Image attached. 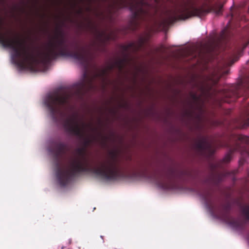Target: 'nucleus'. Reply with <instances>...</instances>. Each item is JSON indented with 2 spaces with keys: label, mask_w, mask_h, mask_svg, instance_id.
<instances>
[{
  "label": "nucleus",
  "mask_w": 249,
  "mask_h": 249,
  "mask_svg": "<svg viewBox=\"0 0 249 249\" xmlns=\"http://www.w3.org/2000/svg\"><path fill=\"white\" fill-rule=\"evenodd\" d=\"M243 18L242 17H240L239 14H238V15H236V14H234V13L231 14V20H233L234 19L237 20H242Z\"/></svg>",
  "instance_id": "nucleus-17"
},
{
  "label": "nucleus",
  "mask_w": 249,
  "mask_h": 249,
  "mask_svg": "<svg viewBox=\"0 0 249 249\" xmlns=\"http://www.w3.org/2000/svg\"><path fill=\"white\" fill-rule=\"evenodd\" d=\"M220 146L227 147L229 151L224 158L218 163L212 165L213 173L204 180L203 184L209 188L219 184L226 177L224 173L216 171L217 167H220L223 164L228 163L232 159V155L234 152H239L241 158L239 164L242 166L246 161V158L249 155V137L243 135L232 134L230 141L225 142L219 144ZM199 195L203 200L208 203L212 197L210 188H207L202 191L198 192Z\"/></svg>",
  "instance_id": "nucleus-3"
},
{
  "label": "nucleus",
  "mask_w": 249,
  "mask_h": 249,
  "mask_svg": "<svg viewBox=\"0 0 249 249\" xmlns=\"http://www.w3.org/2000/svg\"><path fill=\"white\" fill-rule=\"evenodd\" d=\"M194 86L196 87L202 92H204L206 90L205 84L203 82L196 81L194 83Z\"/></svg>",
  "instance_id": "nucleus-15"
},
{
  "label": "nucleus",
  "mask_w": 249,
  "mask_h": 249,
  "mask_svg": "<svg viewBox=\"0 0 249 249\" xmlns=\"http://www.w3.org/2000/svg\"><path fill=\"white\" fill-rule=\"evenodd\" d=\"M92 139L87 138L85 140V146H88L92 142Z\"/></svg>",
  "instance_id": "nucleus-18"
},
{
  "label": "nucleus",
  "mask_w": 249,
  "mask_h": 249,
  "mask_svg": "<svg viewBox=\"0 0 249 249\" xmlns=\"http://www.w3.org/2000/svg\"><path fill=\"white\" fill-rule=\"evenodd\" d=\"M145 42V38L141 37L137 42H132L127 45L122 46L124 57L118 59L114 63L107 65L106 68L102 70L101 74L104 76L115 68H116L120 71H122L126 64L130 60V54L141 50L143 47Z\"/></svg>",
  "instance_id": "nucleus-7"
},
{
  "label": "nucleus",
  "mask_w": 249,
  "mask_h": 249,
  "mask_svg": "<svg viewBox=\"0 0 249 249\" xmlns=\"http://www.w3.org/2000/svg\"><path fill=\"white\" fill-rule=\"evenodd\" d=\"M241 212L245 219L249 221V203L244 204L240 206ZM249 240V234L248 236Z\"/></svg>",
  "instance_id": "nucleus-13"
},
{
  "label": "nucleus",
  "mask_w": 249,
  "mask_h": 249,
  "mask_svg": "<svg viewBox=\"0 0 249 249\" xmlns=\"http://www.w3.org/2000/svg\"><path fill=\"white\" fill-rule=\"evenodd\" d=\"M190 174L188 171H181L180 175L174 169H170L165 175L166 178L161 179L157 177V175H154V179L157 182L159 186L162 189L166 190H175L178 188V183L176 178L179 175H183Z\"/></svg>",
  "instance_id": "nucleus-9"
},
{
  "label": "nucleus",
  "mask_w": 249,
  "mask_h": 249,
  "mask_svg": "<svg viewBox=\"0 0 249 249\" xmlns=\"http://www.w3.org/2000/svg\"><path fill=\"white\" fill-rule=\"evenodd\" d=\"M229 40V33L227 29L223 30L220 35L214 38L211 42L212 49H220L224 48Z\"/></svg>",
  "instance_id": "nucleus-11"
},
{
  "label": "nucleus",
  "mask_w": 249,
  "mask_h": 249,
  "mask_svg": "<svg viewBox=\"0 0 249 249\" xmlns=\"http://www.w3.org/2000/svg\"><path fill=\"white\" fill-rule=\"evenodd\" d=\"M249 44V41L246 44L239 45L235 47L231 51L230 54L227 57V64L229 65H231L235 62L237 61L239 58L242 55L243 50Z\"/></svg>",
  "instance_id": "nucleus-12"
},
{
  "label": "nucleus",
  "mask_w": 249,
  "mask_h": 249,
  "mask_svg": "<svg viewBox=\"0 0 249 249\" xmlns=\"http://www.w3.org/2000/svg\"><path fill=\"white\" fill-rule=\"evenodd\" d=\"M154 0V1H155L156 3H159V2H160V0Z\"/></svg>",
  "instance_id": "nucleus-20"
},
{
  "label": "nucleus",
  "mask_w": 249,
  "mask_h": 249,
  "mask_svg": "<svg viewBox=\"0 0 249 249\" xmlns=\"http://www.w3.org/2000/svg\"><path fill=\"white\" fill-rule=\"evenodd\" d=\"M83 126H84V127H85L86 126V125L85 124H83Z\"/></svg>",
  "instance_id": "nucleus-23"
},
{
  "label": "nucleus",
  "mask_w": 249,
  "mask_h": 249,
  "mask_svg": "<svg viewBox=\"0 0 249 249\" xmlns=\"http://www.w3.org/2000/svg\"><path fill=\"white\" fill-rule=\"evenodd\" d=\"M67 144L61 142H53V152L57 160L56 177L61 186H66L76 175L84 172H91L107 180H116L122 177V173L116 161V153L109 152L110 158L102 163L100 167H90L86 156V148L75 150L77 156L72 159L68 166H59L58 160L67 151Z\"/></svg>",
  "instance_id": "nucleus-2"
},
{
  "label": "nucleus",
  "mask_w": 249,
  "mask_h": 249,
  "mask_svg": "<svg viewBox=\"0 0 249 249\" xmlns=\"http://www.w3.org/2000/svg\"><path fill=\"white\" fill-rule=\"evenodd\" d=\"M191 95L192 98L193 99H194L195 100H196L198 98V96H197V95H196V93L191 92Z\"/></svg>",
  "instance_id": "nucleus-19"
},
{
  "label": "nucleus",
  "mask_w": 249,
  "mask_h": 249,
  "mask_svg": "<svg viewBox=\"0 0 249 249\" xmlns=\"http://www.w3.org/2000/svg\"><path fill=\"white\" fill-rule=\"evenodd\" d=\"M75 249H84L80 247H77Z\"/></svg>",
  "instance_id": "nucleus-21"
},
{
  "label": "nucleus",
  "mask_w": 249,
  "mask_h": 249,
  "mask_svg": "<svg viewBox=\"0 0 249 249\" xmlns=\"http://www.w3.org/2000/svg\"><path fill=\"white\" fill-rule=\"evenodd\" d=\"M231 22V21H229L228 24H231L230 23Z\"/></svg>",
  "instance_id": "nucleus-22"
},
{
  "label": "nucleus",
  "mask_w": 249,
  "mask_h": 249,
  "mask_svg": "<svg viewBox=\"0 0 249 249\" xmlns=\"http://www.w3.org/2000/svg\"><path fill=\"white\" fill-rule=\"evenodd\" d=\"M93 140H98L99 142L101 145L103 147H105L107 145V137L102 136L100 139H97V137H93Z\"/></svg>",
  "instance_id": "nucleus-16"
},
{
  "label": "nucleus",
  "mask_w": 249,
  "mask_h": 249,
  "mask_svg": "<svg viewBox=\"0 0 249 249\" xmlns=\"http://www.w3.org/2000/svg\"><path fill=\"white\" fill-rule=\"evenodd\" d=\"M222 8L223 5L220 3H216L207 8L197 7L192 0H183L169 11L167 18L159 22L156 21L155 24H159L160 26L164 27L178 20H185L194 16L201 17L210 12L220 15L222 14Z\"/></svg>",
  "instance_id": "nucleus-4"
},
{
  "label": "nucleus",
  "mask_w": 249,
  "mask_h": 249,
  "mask_svg": "<svg viewBox=\"0 0 249 249\" xmlns=\"http://www.w3.org/2000/svg\"><path fill=\"white\" fill-rule=\"evenodd\" d=\"M118 10L127 8L132 12L131 23L135 30L141 21H146L152 17L151 5L146 0H114Z\"/></svg>",
  "instance_id": "nucleus-6"
},
{
  "label": "nucleus",
  "mask_w": 249,
  "mask_h": 249,
  "mask_svg": "<svg viewBox=\"0 0 249 249\" xmlns=\"http://www.w3.org/2000/svg\"><path fill=\"white\" fill-rule=\"evenodd\" d=\"M0 44L4 48L12 50L14 64L22 70L32 68L39 63L37 56L26 46L25 40L21 42L18 39L5 38L4 35L0 33Z\"/></svg>",
  "instance_id": "nucleus-5"
},
{
  "label": "nucleus",
  "mask_w": 249,
  "mask_h": 249,
  "mask_svg": "<svg viewBox=\"0 0 249 249\" xmlns=\"http://www.w3.org/2000/svg\"><path fill=\"white\" fill-rule=\"evenodd\" d=\"M66 42L64 33L60 28H57L53 40L48 43L46 51L42 54V62L48 64L59 56L71 57L78 61L84 69L82 80L74 85V91H69L62 94L56 92L49 94L46 96L44 103L55 122L61 123L66 132L82 137L84 133L83 129L75 117L66 118L64 110L70 106L73 96L79 97L85 92L93 88V78L89 76L87 71L91 54L89 52L84 50L70 51Z\"/></svg>",
  "instance_id": "nucleus-1"
},
{
  "label": "nucleus",
  "mask_w": 249,
  "mask_h": 249,
  "mask_svg": "<svg viewBox=\"0 0 249 249\" xmlns=\"http://www.w3.org/2000/svg\"><path fill=\"white\" fill-rule=\"evenodd\" d=\"M97 34L99 39L103 43L109 40L111 37V36L107 34L105 31H98Z\"/></svg>",
  "instance_id": "nucleus-14"
},
{
  "label": "nucleus",
  "mask_w": 249,
  "mask_h": 249,
  "mask_svg": "<svg viewBox=\"0 0 249 249\" xmlns=\"http://www.w3.org/2000/svg\"><path fill=\"white\" fill-rule=\"evenodd\" d=\"M216 144L208 136H202L195 142L197 150L202 154L212 155L214 152V147Z\"/></svg>",
  "instance_id": "nucleus-10"
},
{
  "label": "nucleus",
  "mask_w": 249,
  "mask_h": 249,
  "mask_svg": "<svg viewBox=\"0 0 249 249\" xmlns=\"http://www.w3.org/2000/svg\"><path fill=\"white\" fill-rule=\"evenodd\" d=\"M231 205L229 202L222 204L218 208L217 215L233 230L243 231L245 227V222L239 218H235L230 215Z\"/></svg>",
  "instance_id": "nucleus-8"
}]
</instances>
